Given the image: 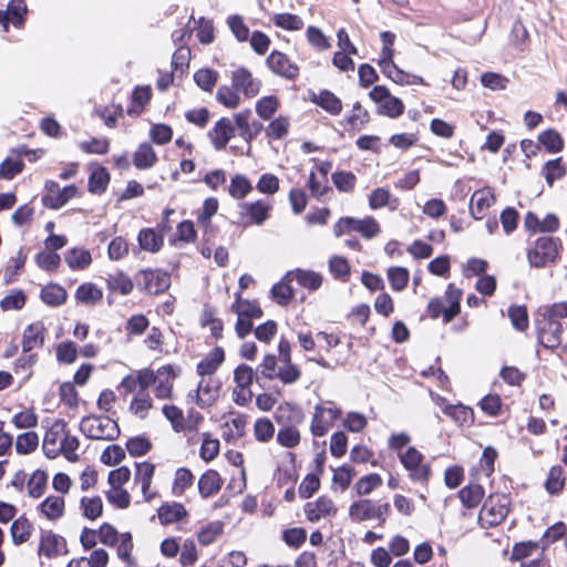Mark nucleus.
Listing matches in <instances>:
<instances>
[{"instance_id":"obj_36","label":"nucleus","mask_w":567,"mask_h":567,"mask_svg":"<svg viewBox=\"0 0 567 567\" xmlns=\"http://www.w3.org/2000/svg\"><path fill=\"white\" fill-rule=\"evenodd\" d=\"M312 101L332 115H338L342 111L341 100L328 90L320 91Z\"/></svg>"},{"instance_id":"obj_15","label":"nucleus","mask_w":567,"mask_h":567,"mask_svg":"<svg viewBox=\"0 0 567 567\" xmlns=\"http://www.w3.org/2000/svg\"><path fill=\"white\" fill-rule=\"evenodd\" d=\"M336 513L337 507L333 501L326 495L320 496L317 501L308 502L305 505V514L312 523L319 522L321 518L333 516Z\"/></svg>"},{"instance_id":"obj_49","label":"nucleus","mask_w":567,"mask_h":567,"mask_svg":"<svg viewBox=\"0 0 567 567\" xmlns=\"http://www.w3.org/2000/svg\"><path fill=\"white\" fill-rule=\"evenodd\" d=\"M109 182L110 175L106 168L99 167L90 175L89 189L91 193L101 194L106 189Z\"/></svg>"},{"instance_id":"obj_39","label":"nucleus","mask_w":567,"mask_h":567,"mask_svg":"<svg viewBox=\"0 0 567 567\" xmlns=\"http://www.w3.org/2000/svg\"><path fill=\"white\" fill-rule=\"evenodd\" d=\"M252 190L250 181L241 174H236L231 177L228 186L229 195L235 199L245 198Z\"/></svg>"},{"instance_id":"obj_18","label":"nucleus","mask_w":567,"mask_h":567,"mask_svg":"<svg viewBox=\"0 0 567 567\" xmlns=\"http://www.w3.org/2000/svg\"><path fill=\"white\" fill-rule=\"evenodd\" d=\"M155 466L152 463L143 462L136 464L134 481L141 485V491L145 502H151L157 495L151 491V484L154 476Z\"/></svg>"},{"instance_id":"obj_52","label":"nucleus","mask_w":567,"mask_h":567,"mask_svg":"<svg viewBox=\"0 0 567 567\" xmlns=\"http://www.w3.org/2000/svg\"><path fill=\"white\" fill-rule=\"evenodd\" d=\"M331 178L337 189L343 193L352 192L357 183V177L352 172L337 171Z\"/></svg>"},{"instance_id":"obj_2","label":"nucleus","mask_w":567,"mask_h":567,"mask_svg":"<svg viewBox=\"0 0 567 567\" xmlns=\"http://www.w3.org/2000/svg\"><path fill=\"white\" fill-rule=\"evenodd\" d=\"M80 431L91 440L113 441L120 435L117 423L105 415H87L80 422Z\"/></svg>"},{"instance_id":"obj_56","label":"nucleus","mask_w":567,"mask_h":567,"mask_svg":"<svg viewBox=\"0 0 567 567\" xmlns=\"http://www.w3.org/2000/svg\"><path fill=\"white\" fill-rule=\"evenodd\" d=\"M277 442L288 449H293L300 443V432L295 426H285L277 433Z\"/></svg>"},{"instance_id":"obj_42","label":"nucleus","mask_w":567,"mask_h":567,"mask_svg":"<svg viewBox=\"0 0 567 567\" xmlns=\"http://www.w3.org/2000/svg\"><path fill=\"white\" fill-rule=\"evenodd\" d=\"M48 476L43 471H35L31 474L27 483L28 495L32 498L41 497L47 488Z\"/></svg>"},{"instance_id":"obj_25","label":"nucleus","mask_w":567,"mask_h":567,"mask_svg":"<svg viewBox=\"0 0 567 567\" xmlns=\"http://www.w3.org/2000/svg\"><path fill=\"white\" fill-rule=\"evenodd\" d=\"M223 361L224 350L221 348H215L197 364V373L202 375V378H210L217 371Z\"/></svg>"},{"instance_id":"obj_7","label":"nucleus","mask_w":567,"mask_h":567,"mask_svg":"<svg viewBox=\"0 0 567 567\" xmlns=\"http://www.w3.org/2000/svg\"><path fill=\"white\" fill-rule=\"evenodd\" d=\"M370 99L379 104L380 113L389 117H398L404 112V104L399 97L392 96L390 91L383 85L374 86L370 93Z\"/></svg>"},{"instance_id":"obj_58","label":"nucleus","mask_w":567,"mask_h":567,"mask_svg":"<svg viewBox=\"0 0 567 567\" xmlns=\"http://www.w3.org/2000/svg\"><path fill=\"white\" fill-rule=\"evenodd\" d=\"M35 262L43 270L55 271L60 266L61 257L54 251L43 250L35 256Z\"/></svg>"},{"instance_id":"obj_20","label":"nucleus","mask_w":567,"mask_h":567,"mask_svg":"<svg viewBox=\"0 0 567 567\" xmlns=\"http://www.w3.org/2000/svg\"><path fill=\"white\" fill-rule=\"evenodd\" d=\"M157 516L162 525H171L186 520L188 517V512L183 504L172 502L164 503L157 509Z\"/></svg>"},{"instance_id":"obj_43","label":"nucleus","mask_w":567,"mask_h":567,"mask_svg":"<svg viewBox=\"0 0 567 567\" xmlns=\"http://www.w3.org/2000/svg\"><path fill=\"white\" fill-rule=\"evenodd\" d=\"M107 288L112 291H118L122 295H128L133 290V281L122 271L109 275L106 279Z\"/></svg>"},{"instance_id":"obj_57","label":"nucleus","mask_w":567,"mask_h":567,"mask_svg":"<svg viewBox=\"0 0 567 567\" xmlns=\"http://www.w3.org/2000/svg\"><path fill=\"white\" fill-rule=\"evenodd\" d=\"M194 481V476L188 468L181 467L175 472L174 483H173V494L182 495L186 488L192 486Z\"/></svg>"},{"instance_id":"obj_11","label":"nucleus","mask_w":567,"mask_h":567,"mask_svg":"<svg viewBox=\"0 0 567 567\" xmlns=\"http://www.w3.org/2000/svg\"><path fill=\"white\" fill-rule=\"evenodd\" d=\"M66 432L68 426L64 420H55L47 430L42 444L47 457L55 458L60 455L61 444Z\"/></svg>"},{"instance_id":"obj_1","label":"nucleus","mask_w":567,"mask_h":567,"mask_svg":"<svg viewBox=\"0 0 567 567\" xmlns=\"http://www.w3.org/2000/svg\"><path fill=\"white\" fill-rule=\"evenodd\" d=\"M561 243L558 238L542 236L527 249V260L530 267L544 268L555 264L559 258Z\"/></svg>"},{"instance_id":"obj_16","label":"nucleus","mask_w":567,"mask_h":567,"mask_svg":"<svg viewBox=\"0 0 567 567\" xmlns=\"http://www.w3.org/2000/svg\"><path fill=\"white\" fill-rule=\"evenodd\" d=\"M234 135L235 126L227 117L218 120L214 127L208 132V137L217 151L224 150Z\"/></svg>"},{"instance_id":"obj_6","label":"nucleus","mask_w":567,"mask_h":567,"mask_svg":"<svg viewBox=\"0 0 567 567\" xmlns=\"http://www.w3.org/2000/svg\"><path fill=\"white\" fill-rule=\"evenodd\" d=\"M138 288L150 295H158L171 286V277L159 269H144L136 275Z\"/></svg>"},{"instance_id":"obj_38","label":"nucleus","mask_w":567,"mask_h":567,"mask_svg":"<svg viewBox=\"0 0 567 567\" xmlns=\"http://www.w3.org/2000/svg\"><path fill=\"white\" fill-rule=\"evenodd\" d=\"M290 272L292 280L307 289L317 290L322 285V276L316 271L297 269Z\"/></svg>"},{"instance_id":"obj_40","label":"nucleus","mask_w":567,"mask_h":567,"mask_svg":"<svg viewBox=\"0 0 567 567\" xmlns=\"http://www.w3.org/2000/svg\"><path fill=\"white\" fill-rule=\"evenodd\" d=\"M484 496V489L478 484H472L463 487L458 492V497L463 505L467 508L476 507Z\"/></svg>"},{"instance_id":"obj_34","label":"nucleus","mask_w":567,"mask_h":567,"mask_svg":"<svg viewBox=\"0 0 567 567\" xmlns=\"http://www.w3.org/2000/svg\"><path fill=\"white\" fill-rule=\"evenodd\" d=\"M157 162V155L148 143L138 146L133 155V163L138 169H148Z\"/></svg>"},{"instance_id":"obj_54","label":"nucleus","mask_w":567,"mask_h":567,"mask_svg":"<svg viewBox=\"0 0 567 567\" xmlns=\"http://www.w3.org/2000/svg\"><path fill=\"white\" fill-rule=\"evenodd\" d=\"M218 73L212 69H200L195 72L194 81L204 91L210 92L216 85Z\"/></svg>"},{"instance_id":"obj_37","label":"nucleus","mask_w":567,"mask_h":567,"mask_svg":"<svg viewBox=\"0 0 567 567\" xmlns=\"http://www.w3.org/2000/svg\"><path fill=\"white\" fill-rule=\"evenodd\" d=\"M256 225H261L268 218L271 205L265 200H256L254 203H244L241 205Z\"/></svg>"},{"instance_id":"obj_27","label":"nucleus","mask_w":567,"mask_h":567,"mask_svg":"<svg viewBox=\"0 0 567 567\" xmlns=\"http://www.w3.org/2000/svg\"><path fill=\"white\" fill-rule=\"evenodd\" d=\"M141 249L150 252H157L164 244V235L153 228H143L137 236Z\"/></svg>"},{"instance_id":"obj_50","label":"nucleus","mask_w":567,"mask_h":567,"mask_svg":"<svg viewBox=\"0 0 567 567\" xmlns=\"http://www.w3.org/2000/svg\"><path fill=\"white\" fill-rule=\"evenodd\" d=\"M234 86L221 85L217 90L216 100L228 109H236L240 103V97Z\"/></svg>"},{"instance_id":"obj_10","label":"nucleus","mask_w":567,"mask_h":567,"mask_svg":"<svg viewBox=\"0 0 567 567\" xmlns=\"http://www.w3.org/2000/svg\"><path fill=\"white\" fill-rule=\"evenodd\" d=\"M76 193L78 188L73 184L61 189L56 182L48 181L45 183V194L42 197V202L49 208L59 209L73 198Z\"/></svg>"},{"instance_id":"obj_45","label":"nucleus","mask_w":567,"mask_h":567,"mask_svg":"<svg viewBox=\"0 0 567 567\" xmlns=\"http://www.w3.org/2000/svg\"><path fill=\"white\" fill-rule=\"evenodd\" d=\"M223 530L224 524L221 522H210L198 532V542L203 546H208L213 544L223 534Z\"/></svg>"},{"instance_id":"obj_33","label":"nucleus","mask_w":567,"mask_h":567,"mask_svg":"<svg viewBox=\"0 0 567 567\" xmlns=\"http://www.w3.org/2000/svg\"><path fill=\"white\" fill-rule=\"evenodd\" d=\"M33 530L32 523L25 517L20 516L14 519L11 524L10 534L14 545H21L25 543Z\"/></svg>"},{"instance_id":"obj_64","label":"nucleus","mask_w":567,"mask_h":567,"mask_svg":"<svg viewBox=\"0 0 567 567\" xmlns=\"http://www.w3.org/2000/svg\"><path fill=\"white\" fill-rule=\"evenodd\" d=\"M543 171L545 174V179L549 186H551L555 181L561 178L566 174V169L561 165V157L548 161L544 165Z\"/></svg>"},{"instance_id":"obj_23","label":"nucleus","mask_w":567,"mask_h":567,"mask_svg":"<svg viewBox=\"0 0 567 567\" xmlns=\"http://www.w3.org/2000/svg\"><path fill=\"white\" fill-rule=\"evenodd\" d=\"M75 300L85 306H95L103 299V290L93 282L81 284L75 291Z\"/></svg>"},{"instance_id":"obj_32","label":"nucleus","mask_w":567,"mask_h":567,"mask_svg":"<svg viewBox=\"0 0 567 567\" xmlns=\"http://www.w3.org/2000/svg\"><path fill=\"white\" fill-rule=\"evenodd\" d=\"M461 298L462 291L454 287V285H449L445 297L442 298L447 307L444 312V322H451L458 315Z\"/></svg>"},{"instance_id":"obj_63","label":"nucleus","mask_w":567,"mask_h":567,"mask_svg":"<svg viewBox=\"0 0 567 567\" xmlns=\"http://www.w3.org/2000/svg\"><path fill=\"white\" fill-rule=\"evenodd\" d=\"M300 369L291 361L284 362L276 374V378H278L284 384H293L300 379Z\"/></svg>"},{"instance_id":"obj_47","label":"nucleus","mask_w":567,"mask_h":567,"mask_svg":"<svg viewBox=\"0 0 567 567\" xmlns=\"http://www.w3.org/2000/svg\"><path fill=\"white\" fill-rule=\"evenodd\" d=\"M81 509L84 517L94 520L103 513V502L100 496L82 497Z\"/></svg>"},{"instance_id":"obj_8","label":"nucleus","mask_w":567,"mask_h":567,"mask_svg":"<svg viewBox=\"0 0 567 567\" xmlns=\"http://www.w3.org/2000/svg\"><path fill=\"white\" fill-rule=\"evenodd\" d=\"M399 458L409 472L410 478L417 482H426L430 477V466L423 464V455L415 447H409L406 452L399 454Z\"/></svg>"},{"instance_id":"obj_14","label":"nucleus","mask_w":567,"mask_h":567,"mask_svg":"<svg viewBox=\"0 0 567 567\" xmlns=\"http://www.w3.org/2000/svg\"><path fill=\"white\" fill-rule=\"evenodd\" d=\"M231 84L236 90L241 91L244 95L249 99L256 96L261 86V82L258 79H255L251 72L246 68H238L233 72Z\"/></svg>"},{"instance_id":"obj_60","label":"nucleus","mask_w":567,"mask_h":567,"mask_svg":"<svg viewBox=\"0 0 567 567\" xmlns=\"http://www.w3.org/2000/svg\"><path fill=\"white\" fill-rule=\"evenodd\" d=\"M227 25L229 27L231 33L239 42H245L249 39V29L245 24L244 19L240 16H229L227 18Z\"/></svg>"},{"instance_id":"obj_62","label":"nucleus","mask_w":567,"mask_h":567,"mask_svg":"<svg viewBox=\"0 0 567 567\" xmlns=\"http://www.w3.org/2000/svg\"><path fill=\"white\" fill-rule=\"evenodd\" d=\"M254 434L257 441L268 442L275 434V426L269 419H257L254 424Z\"/></svg>"},{"instance_id":"obj_26","label":"nucleus","mask_w":567,"mask_h":567,"mask_svg":"<svg viewBox=\"0 0 567 567\" xmlns=\"http://www.w3.org/2000/svg\"><path fill=\"white\" fill-rule=\"evenodd\" d=\"M374 501L370 498L355 501L349 507V517L353 522L374 519Z\"/></svg>"},{"instance_id":"obj_24","label":"nucleus","mask_w":567,"mask_h":567,"mask_svg":"<svg viewBox=\"0 0 567 567\" xmlns=\"http://www.w3.org/2000/svg\"><path fill=\"white\" fill-rule=\"evenodd\" d=\"M223 485L218 472L214 470L206 471L198 481V491L202 497L208 498L217 494Z\"/></svg>"},{"instance_id":"obj_41","label":"nucleus","mask_w":567,"mask_h":567,"mask_svg":"<svg viewBox=\"0 0 567 567\" xmlns=\"http://www.w3.org/2000/svg\"><path fill=\"white\" fill-rule=\"evenodd\" d=\"M38 445L39 435L32 431L19 434L14 442L16 451L20 455H27L34 452Z\"/></svg>"},{"instance_id":"obj_48","label":"nucleus","mask_w":567,"mask_h":567,"mask_svg":"<svg viewBox=\"0 0 567 567\" xmlns=\"http://www.w3.org/2000/svg\"><path fill=\"white\" fill-rule=\"evenodd\" d=\"M11 422L19 430H28L38 425L39 416L32 409H24L16 413Z\"/></svg>"},{"instance_id":"obj_17","label":"nucleus","mask_w":567,"mask_h":567,"mask_svg":"<svg viewBox=\"0 0 567 567\" xmlns=\"http://www.w3.org/2000/svg\"><path fill=\"white\" fill-rule=\"evenodd\" d=\"M495 203L492 188L484 187L473 193L470 200V213L475 219H482L485 212Z\"/></svg>"},{"instance_id":"obj_12","label":"nucleus","mask_w":567,"mask_h":567,"mask_svg":"<svg viewBox=\"0 0 567 567\" xmlns=\"http://www.w3.org/2000/svg\"><path fill=\"white\" fill-rule=\"evenodd\" d=\"M539 343L548 349H555L561 343L563 324L538 317L536 319Z\"/></svg>"},{"instance_id":"obj_13","label":"nucleus","mask_w":567,"mask_h":567,"mask_svg":"<svg viewBox=\"0 0 567 567\" xmlns=\"http://www.w3.org/2000/svg\"><path fill=\"white\" fill-rule=\"evenodd\" d=\"M266 64L271 72L288 80H293L299 74L298 65L280 51H272L267 58Z\"/></svg>"},{"instance_id":"obj_3","label":"nucleus","mask_w":567,"mask_h":567,"mask_svg":"<svg viewBox=\"0 0 567 567\" xmlns=\"http://www.w3.org/2000/svg\"><path fill=\"white\" fill-rule=\"evenodd\" d=\"M509 511V498L504 494L491 495L484 503L478 522L483 528L498 526Z\"/></svg>"},{"instance_id":"obj_53","label":"nucleus","mask_w":567,"mask_h":567,"mask_svg":"<svg viewBox=\"0 0 567 567\" xmlns=\"http://www.w3.org/2000/svg\"><path fill=\"white\" fill-rule=\"evenodd\" d=\"M565 485V475L561 466H553L549 470L545 487L550 494H556L563 489Z\"/></svg>"},{"instance_id":"obj_22","label":"nucleus","mask_w":567,"mask_h":567,"mask_svg":"<svg viewBox=\"0 0 567 567\" xmlns=\"http://www.w3.org/2000/svg\"><path fill=\"white\" fill-rule=\"evenodd\" d=\"M38 508L47 519L55 522L63 516L65 502L62 496L50 495Z\"/></svg>"},{"instance_id":"obj_44","label":"nucleus","mask_w":567,"mask_h":567,"mask_svg":"<svg viewBox=\"0 0 567 567\" xmlns=\"http://www.w3.org/2000/svg\"><path fill=\"white\" fill-rule=\"evenodd\" d=\"M382 485V477L377 473L362 476L354 485L358 496H367Z\"/></svg>"},{"instance_id":"obj_46","label":"nucleus","mask_w":567,"mask_h":567,"mask_svg":"<svg viewBox=\"0 0 567 567\" xmlns=\"http://www.w3.org/2000/svg\"><path fill=\"white\" fill-rule=\"evenodd\" d=\"M388 279L393 290L402 291L409 284L410 272L404 267H390L388 269Z\"/></svg>"},{"instance_id":"obj_61","label":"nucleus","mask_w":567,"mask_h":567,"mask_svg":"<svg viewBox=\"0 0 567 567\" xmlns=\"http://www.w3.org/2000/svg\"><path fill=\"white\" fill-rule=\"evenodd\" d=\"M274 23L285 30L297 31L302 29L303 21L297 14L278 13L274 17Z\"/></svg>"},{"instance_id":"obj_19","label":"nucleus","mask_w":567,"mask_h":567,"mask_svg":"<svg viewBox=\"0 0 567 567\" xmlns=\"http://www.w3.org/2000/svg\"><path fill=\"white\" fill-rule=\"evenodd\" d=\"M219 386L212 378H202L195 391L196 404L202 409L213 405L218 396Z\"/></svg>"},{"instance_id":"obj_4","label":"nucleus","mask_w":567,"mask_h":567,"mask_svg":"<svg viewBox=\"0 0 567 567\" xmlns=\"http://www.w3.org/2000/svg\"><path fill=\"white\" fill-rule=\"evenodd\" d=\"M350 231H358L363 237L370 239L380 233V226L373 217H365L363 219L343 217L333 226V233L337 237H341Z\"/></svg>"},{"instance_id":"obj_51","label":"nucleus","mask_w":567,"mask_h":567,"mask_svg":"<svg viewBox=\"0 0 567 567\" xmlns=\"http://www.w3.org/2000/svg\"><path fill=\"white\" fill-rule=\"evenodd\" d=\"M538 140L549 153H558L564 147L563 138L555 130H547L543 132Z\"/></svg>"},{"instance_id":"obj_29","label":"nucleus","mask_w":567,"mask_h":567,"mask_svg":"<svg viewBox=\"0 0 567 567\" xmlns=\"http://www.w3.org/2000/svg\"><path fill=\"white\" fill-rule=\"evenodd\" d=\"M175 374L171 367H162L156 372L155 395L158 399H167L171 396L173 388V379Z\"/></svg>"},{"instance_id":"obj_55","label":"nucleus","mask_w":567,"mask_h":567,"mask_svg":"<svg viewBox=\"0 0 567 567\" xmlns=\"http://www.w3.org/2000/svg\"><path fill=\"white\" fill-rule=\"evenodd\" d=\"M163 414L171 422L175 432L179 433L187 429L183 411L175 405H165Z\"/></svg>"},{"instance_id":"obj_28","label":"nucleus","mask_w":567,"mask_h":567,"mask_svg":"<svg viewBox=\"0 0 567 567\" xmlns=\"http://www.w3.org/2000/svg\"><path fill=\"white\" fill-rule=\"evenodd\" d=\"M64 260L72 270H84L92 264V256L87 249L75 247L64 254Z\"/></svg>"},{"instance_id":"obj_31","label":"nucleus","mask_w":567,"mask_h":567,"mask_svg":"<svg viewBox=\"0 0 567 567\" xmlns=\"http://www.w3.org/2000/svg\"><path fill=\"white\" fill-rule=\"evenodd\" d=\"M231 311L237 313L238 317L249 319H259L264 315L257 302L241 299L240 292L236 293V301L231 305Z\"/></svg>"},{"instance_id":"obj_9","label":"nucleus","mask_w":567,"mask_h":567,"mask_svg":"<svg viewBox=\"0 0 567 567\" xmlns=\"http://www.w3.org/2000/svg\"><path fill=\"white\" fill-rule=\"evenodd\" d=\"M69 553L66 540L63 536L52 530H42L40 534L38 555L52 559Z\"/></svg>"},{"instance_id":"obj_5","label":"nucleus","mask_w":567,"mask_h":567,"mask_svg":"<svg viewBox=\"0 0 567 567\" xmlns=\"http://www.w3.org/2000/svg\"><path fill=\"white\" fill-rule=\"evenodd\" d=\"M341 415V410L332 402L327 404H318L315 406L312 420L310 423V431L315 436L326 435L334 421Z\"/></svg>"},{"instance_id":"obj_59","label":"nucleus","mask_w":567,"mask_h":567,"mask_svg":"<svg viewBox=\"0 0 567 567\" xmlns=\"http://www.w3.org/2000/svg\"><path fill=\"white\" fill-rule=\"evenodd\" d=\"M329 269L336 279L347 281L350 276V266L346 258L333 256L329 260Z\"/></svg>"},{"instance_id":"obj_21","label":"nucleus","mask_w":567,"mask_h":567,"mask_svg":"<svg viewBox=\"0 0 567 567\" xmlns=\"http://www.w3.org/2000/svg\"><path fill=\"white\" fill-rule=\"evenodd\" d=\"M44 342V326L41 321L29 324L22 338L23 352L40 348Z\"/></svg>"},{"instance_id":"obj_35","label":"nucleus","mask_w":567,"mask_h":567,"mask_svg":"<svg viewBox=\"0 0 567 567\" xmlns=\"http://www.w3.org/2000/svg\"><path fill=\"white\" fill-rule=\"evenodd\" d=\"M291 272H288L278 284L271 289L272 299L280 306H286L293 298V290L290 287L292 281Z\"/></svg>"},{"instance_id":"obj_30","label":"nucleus","mask_w":567,"mask_h":567,"mask_svg":"<svg viewBox=\"0 0 567 567\" xmlns=\"http://www.w3.org/2000/svg\"><path fill=\"white\" fill-rule=\"evenodd\" d=\"M40 298L50 307H60L66 302L68 292L58 284H49L42 288Z\"/></svg>"}]
</instances>
